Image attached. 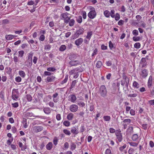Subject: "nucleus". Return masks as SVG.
Wrapping results in <instances>:
<instances>
[{
  "label": "nucleus",
  "instance_id": "f257e3e1",
  "mask_svg": "<svg viewBox=\"0 0 154 154\" xmlns=\"http://www.w3.org/2000/svg\"><path fill=\"white\" fill-rule=\"evenodd\" d=\"M99 93L100 95L103 97L107 96V91L105 86L104 85L100 86L99 90Z\"/></svg>",
  "mask_w": 154,
  "mask_h": 154
},
{
  "label": "nucleus",
  "instance_id": "f03ea898",
  "mask_svg": "<svg viewBox=\"0 0 154 154\" xmlns=\"http://www.w3.org/2000/svg\"><path fill=\"white\" fill-rule=\"evenodd\" d=\"M19 92L18 89H13L12 91L11 97L13 100L17 101L19 97Z\"/></svg>",
  "mask_w": 154,
  "mask_h": 154
},
{
  "label": "nucleus",
  "instance_id": "7ed1b4c3",
  "mask_svg": "<svg viewBox=\"0 0 154 154\" xmlns=\"http://www.w3.org/2000/svg\"><path fill=\"white\" fill-rule=\"evenodd\" d=\"M68 14L66 12L63 13L61 14L60 16L61 20H63L64 22L66 23H69L70 18L67 16Z\"/></svg>",
  "mask_w": 154,
  "mask_h": 154
},
{
  "label": "nucleus",
  "instance_id": "20e7f679",
  "mask_svg": "<svg viewBox=\"0 0 154 154\" xmlns=\"http://www.w3.org/2000/svg\"><path fill=\"white\" fill-rule=\"evenodd\" d=\"M91 11L88 14V16L91 19H94L96 15V13L94 8H92L90 9Z\"/></svg>",
  "mask_w": 154,
  "mask_h": 154
},
{
  "label": "nucleus",
  "instance_id": "39448f33",
  "mask_svg": "<svg viewBox=\"0 0 154 154\" xmlns=\"http://www.w3.org/2000/svg\"><path fill=\"white\" fill-rule=\"evenodd\" d=\"M80 62L79 60H72L70 61L69 63V64L70 67L72 66H75L78 65L80 64Z\"/></svg>",
  "mask_w": 154,
  "mask_h": 154
},
{
  "label": "nucleus",
  "instance_id": "423d86ee",
  "mask_svg": "<svg viewBox=\"0 0 154 154\" xmlns=\"http://www.w3.org/2000/svg\"><path fill=\"white\" fill-rule=\"evenodd\" d=\"M78 109V106L75 104H72L70 106L69 110L72 112H74L77 111Z\"/></svg>",
  "mask_w": 154,
  "mask_h": 154
},
{
  "label": "nucleus",
  "instance_id": "0eeeda50",
  "mask_svg": "<svg viewBox=\"0 0 154 154\" xmlns=\"http://www.w3.org/2000/svg\"><path fill=\"white\" fill-rule=\"evenodd\" d=\"M71 132L74 134L76 135L79 132V128L78 126H75L71 128Z\"/></svg>",
  "mask_w": 154,
  "mask_h": 154
},
{
  "label": "nucleus",
  "instance_id": "6e6552de",
  "mask_svg": "<svg viewBox=\"0 0 154 154\" xmlns=\"http://www.w3.org/2000/svg\"><path fill=\"white\" fill-rule=\"evenodd\" d=\"M56 77L54 75H51L48 76L47 78L46 82H54L55 80Z\"/></svg>",
  "mask_w": 154,
  "mask_h": 154
},
{
  "label": "nucleus",
  "instance_id": "1a4fd4ad",
  "mask_svg": "<svg viewBox=\"0 0 154 154\" xmlns=\"http://www.w3.org/2000/svg\"><path fill=\"white\" fill-rule=\"evenodd\" d=\"M53 97V101L55 103H57L59 100V97L58 96V94L57 93L54 94L52 96Z\"/></svg>",
  "mask_w": 154,
  "mask_h": 154
},
{
  "label": "nucleus",
  "instance_id": "9d476101",
  "mask_svg": "<svg viewBox=\"0 0 154 154\" xmlns=\"http://www.w3.org/2000/svg\"><path fill=\"white\" fill-rule=\"evenodd\" d=\"M122 78L123 81L126 82V86L128 88V85L129 80L128 79V78L127 76L125 75V74L123 73L122 75Z\"/></svg>",
  "mask_w": 154,
  "mask_h": 154
},
{
  "label": "nucleus",
  "instance_id": "9b49d317",
  "mask_svg": "<svg viewBox=\"0 0 154 154\" xmlns=\"http://www.w3.org/2000/svg\"><path fill=\"white\" fill-rule=\"evenodd\" d=\"M43 129V127L41 126H35L33 127V130L36 133L41 131Z\"/></svg>",
  "mask_w": 154,
  "mask_h": 154
},
{
  "label": "nucleus",
  "instance_id": "f8f14e48",
  "mask_svg": "<svg viewBox=\"0 0 154 154\" xmlns=\"http://www.w3.org/2000/svg\"><path fill=\"white\" fill-rule=\"evenodd\" d=\"M83 40L82 38H79L75 41V44L78 46L81 45L83 42Z\"/></svg>",
  "mask_w": 154,
  "mask_h": 154
},
{
  "label": "nucleus",
  "instance_id": "ddd939ff",
  "mask_svg": "<svg viewBox=\"0 0 154 154\" xmlns=\"http://www.w3.org/2000/svg\"><path fill=\"white\" fill-rule=\"evenodd\" d=\"M69 100L72 103H74L76 100V96L74 94H71L69 96Z\"/></svg>",
  "mask_w": 154,
  "mask_h": 154
},
{
  "label": "nucleus",
  "instance_id": "4468645a",
  "mask_svg": "<svg viewBox=\"0 0 154 154\" xmlns=\"http://www.w3.org/2000/svg\"><path fill=\"white\" fill-rule=\"evenodd\" d=\"M148 75V72L147 70L144 69L142 70L141 75L144 78H146Z\"/></svg>",
  "mask_w": 154,
  "mask_h": 154
},
{
  "label": "nucleus",
  "instance_id": "2eb2a0df",
  "mask_svg": "<svg viewBox=\"0 0 154 154\" xmlns=\"http://www.w3.org/2000/svg\"><path fill=\"white\" fill-rule=\"evenodd\" d=\"M140 63L142 64V67H144L146 65V62L145 58H142L141 59Z\"/></svg>",
  "mask_w": 154,
  "mask_h": 154
},
{
  "label": "nucleus",
  "instance_id": "dca6fc26",
  "mask_svg": "<svg viewBox=\"0 0 154 154\" xmlns=\"http://www.w3.org/2000/svg\"><path fill=\"white\" fill-rule=\"evenodd\" d=\"M152 76L150 75L149 78L148 82L147 85L149 88H150L152 86Z\"/></svg>",
  "mask_w": 154,
  "mask_h": 154
},
{
  "label": "nucleus",
  "instance_id": "f3484780",
  "mask_svg": "<svg viewBox=\"0 0 154 154\" xmlns=\"http://www.w3.org/2000/svg\"><path fill=\"white\" fill-rule=\"evenodd\" d=\"M51 109H52L50 108L45 107L43 111L45 114H49L51 113Z\"/></svg>",
  "mask_w": 154,
  "mask_h": 154
},
{
  "label": "nucleus",
  "instance_id": "a211bd4d",
  "mask_svg": "<svg viewBox=\"0 0 154 154\" xmlns=\"http://www.w3.org/2000/svg\"><path fill=\"white\" fill-rule=\"evenodd\" d=\"M84 31V29L83 28H80L79 29L76 31V32L79 35H80L82 34Z\"/></svg>",
  "mask_w": 154,
  "mask_h": 154
},
{
  "label": "nucleus",
  "instance_id": "6ab92c4d",
  "mask_svg": "<svg viewBox=\"0 0 154 154\" xmlns=\"http://www.w3.org/2000/svg\"><path fill=\"white\" fill-rule=\"evenodd\" d=\"M77 57V55L75 54H72L70 55L69 57V59L72 60H74L76 59Z\"/></svg>",
  "mask_w": 154,
  "mask_h": 154
},
{
  "label": "nucleus",
  "instance_id": "aec40b11",
  "mask_svg": "<svg viewBox=\"0 0 154 154\" xmlns=\"http://www.w3.org/2000/svg\"><path fill=\"white\" fill-rule=\"evenodd\" d=\"M79 70H80V69L79 68H75V69H74L71 70V71L70 72V73L71 74H74L75 72H82V71H79Z\"/></svg>",
  "mask_w": 154,
  "mask_h": 154
},
{
  "label": "nucleus",
  "instance_id": "412c9836",
  "mask_svg": "<svg viewBox=\"0 0 154 154\" xmlns=\"http://www.w3.org/2000/svg\"><path fill=\"white\" fill-rule=\"evenodd\" d=\"M52 143L51 142H49L46 146V148L48 150H51L52 147Z\"/></svg>",
  "mask_w": 154,
  "mask_h": 154
},
{
  "label": "nucleus",
  "instance_id": "4be33fe9",
  "mask_svg": "<svg viewBox=\"0 0 154 154\" xmlns=\"http://www.w3.org/2000/svg\"><path fill=\"white\" fill-rule=\"evenodd\" d=\"M25 116L26 117H32V116L35 117H38L39 118L40 117L39 116H33V114L32 112H27L25 114Z\"/></svg>",
  "mask_w": 154,
  "mask_h": 154
},
{
  "label": "nucleus",
  "instance_id": "5701e85b",
  "mask_svg": "<svg viewBox=\"0 0 154 154\" xmlns=\"http://www.w3.org/2000/svg\"><path fill=\"white\" fill-rule=\"evenodd\" d=\"M73 118V114L72 113L69 114L67 116V119L69 120H71Z\"/></svg>",
  "mask_w": 154,
  "mask_h": 154
},
{
  "label": "nucleus",
  "instance_id": "b1692460",
  "mask_svg": "<svg viewBox=\"0 0 154 154\" xmlns=\"http://www.w3.org/2000/svg\"><path fill=\"white\" fill-rule=\"evenodd\" d=\"M5 38L6 40H9L13 38V36L11 35H6Z\"/></svg>",
  "mask_w": 154,
  "mask_h": 154
},
{
  "label": "nucleus",
  "instance_id": "393cba45",
  "mask_svg": "<svg viewBox=\"0 0 154 154\" xmlns=\"http://www.w3.org/2000/svg\"><path fill=\"white\" fill-rule=\"evenodd\" d=\"M19 74L23 78H24L26 75L25 72L22 70H20L19 71Z\"/></svg>",
  "mask_w": 154,
  "mask_h": 154
},
{
  "label": "nucleus",
  "instance_id": "a878e982",
  "mask_svg": "<svg viewBox=\"0 0 154 154\" xmlns=\"http://www.w3.org/2000/svg\"><path fill=\"white\" fill-rule=\"evenodd\" d=\"M70 149L72 151L75 150L76 147V145L73 142H72L70 145Z\"/></svg>",
  "mask_w": 154,
  "mask_h": 154
},
{
  "label": "nucleus",
  "instance_id": "bb28decb",
  "mask_svg": "<svg viewBox=\"0 0 154 154\" xmlns=\"http://www.w3.org/2000/svg\"><path fill=\"white\" fill-rule=\"evenodd\" d=\"M92 35V32L90 31L89 32H87V34L86 36V38L88 39H89V40L91 38V36Z\"/></svg>",
  "mask_w": 154,
  "mask_h": 154
},
{
  "label": "nucleus",
  "instance_id": "cd10ccee",
  "mask_svg": "<svg viewBox=\"0 0 154 154\" xmlns=\"http://www.w3.org/2000/svg\"><path fill=\"white\" fill-rule=\"evenodd\" d=\"M66 49V47L65 45H61L59 51H65Z\"/></svg>",
  "mask_w": 154,
  "mask_h": 154
},
{
  "label": "nucleus",
  "instance_id": "c85d7f7f",
  "mask_svg": "<svg viewBox=\"0 0 154 154\" xmlns=\"http://www.w3.org/2000/svg\"><path fill=\"white\" fill-rule=\"evenodd\" d=\"M75 22V21L73 19L70 20H69V25L70 26H73Z\"/></svg>",
  "mask_w": 154,
  "mask_h": 154
},
{
  "label": "nucleus",
  "instance_id": "c756f323",
  "mask_svg": "<svg viewBox=\"0 0 154 154\" xmlns=\"http://www.w3.org/2000/svg\"><path fill=\"white\" fill-rule=\"evenodd\" d=\"M117 137V138L119 142H121L122 140V134L120 135H116Z\"/></svg>",
  "mask_w": 154,
  "mask_h": 154
},
{
  "label": "nucleus",
  "instance_id": "7c9ffc66",
  "mask_svg": "<svg viewBox=\"0 0 154 154\" xmlns=\"http://www.w3.org/2000/svg\"><path fill=\"white\" fill-rule=\"evenodd\" d=\"M103 118L104 120L106 121H109L111 119V117L109 116H105L103 117Z\"/></svg>",
  "mask_w": 154,
  "mask_h": 154
},
{
  "label": "nucleus",
  "instance_id": "2f4dec72",
  "mask_svg": "<svg viewBox=\"0 0 154 154\" xmlns=\"http://www.w3.org/2000/svg\"><path fill=\"white\" fill-rule=\"evenodd\" d=\"M77 82V80H75L72 81V84L70 87V89H72L74 87L76 83Z\"/></svg>",
  "mask_w": 154,
  "mask_h": 154
},
{
  "label": "nucleus",
  "instance_id": "473e14b6",
  "mask_svg": "<svg viewBox=\"0 0 154 154\" xmlns=\"http://www.w3.org/2000/svg\"><path fill=\"white\" fill-rule=\"evenodd\" d=\"M138 135L137 134H134L132 137V139L134 141H135L137 139Z\"/></svg>",
  "mask_w": 154,
  "mask_h": 154
},
{
  "label": "nucleus",
  "instance_id": "72a5a7b5",
  "mask_svg": "<svg viewBox=\"0 0 154 154\" xmlns=\"http://www.w3.org/2000/svg\"><path fill=\"white\" fill-rule=\"evenodd\" d=\"M102 64L101 61H98L96 63V66L97 68H100L102 65Z\"/></svg>",
  "mask_w": 154,
  "mask_h": 154
},
{
  "label": "nucleus",
  "instance_id": "f704fd0d",
  "mask_svg": "<svg viewBox=\"0 0 154 154\" xmlns=\"http://www.w3.org/2000/svg\"><path fill=\"white\" fill-rule=\"evenodd\" d=\"M63 132L66 135H69L71 134L70 131L66 129H64L63 131Z\"/></svg>",
  "mask_w": 154,
  "mask_h": 154
},
{
  "label": "nucleus",
  "instance_id": "c9c22d12",
  "mask_svg": "<svg viewBox=\"0 0 154 154\" xmlns=\"http://www.w3.org/2000/svg\"><path fill=\"white\" fill-rule=\"evenodd\" d=\"M47 70L49 72H54L56 70V69L53 67H49L47 69Z\"/></svg>",
  "mask_w": 154,
  "mask_h": 154
},
{
  "label": "nucleus",
  "instance_id": "e433bc0d",
  "mask_svg": "<svg viewBox=\"0 0 154 154\" xmlns=\"http://www.w3.org/2000/svg\"><path fill=\"white\" fill-rule=\"evenodd\" d=\"M128 132H129L130 134H132L133 132V127L131 126L129 127L127 129Z\"/></svg>",
  "mask_w": 154,
  "mask_h": 154
},
{
  "label": "nucleus",
  "instance_id": "4c0bfd02",
  "mask_svg": "<svg viewBox=\"0 0 154 154\" xmlns=\"http://www.w3.org/2000/svg\"><path fill=\"white\" fill-rule=\"evenodd\" d=\"M63 124L66 127H69L70 125V122L68 121H65L63 122Z\"/></svg>",
  "mask_w": 154,
  "mask_h": 154
},
{
  "label": "nucleus",
  "instance_id": "58836bf2",
  "mask_svg": "<svg viewBox=\"0 0 154 154\" xmlns=\"http://www.w3.org/2000/svg\"><path fill=\"white\" fill-rule=\"evenodd\" d=\"M79 35L75 32L74 34L72 35L71 37V38L72 39H75L79 36Z\"/></svg>",
  "mask_w": 154,
  "mask_h": 154
},
{
  "label": "nucleus",
  "instance_id": "ea45409f",
  "mask_svg": "<svg viewBox=\"0 0 154 154\" xmlns=\"http://www.w3.org/2000/svg\"><path fill=\"white\" fill-rule=\"evenodd\" d=\"M133 86L134 87L138 88H139V84L136 82L134 81L133 83Z\"/></svg>",
  "mask_w": 154,
  "mask_h": 154
},
{
  "label": "nucleus",
  "instance_id": "a19ab883",
  "mask_svg": "<svg viewBox=\"0 0 154 154\" xmlns=\"http://www.w3.org/2000/svg\"><path fill=\"white\" fill-rule=\"evenodd\" d=\"M133 40L135 42L141 40V38L139 36H134L133 38Z\"/></svg>",
  "mask_w": 154,
  "mask_h": 154
},
{
  "label": "nucleus",
  "instance_id": "79ce46f5",
  "mask_svg": "<svg viewBox=\"0 0 154 154\" xmlns=\"http://www.w3.org/2000/svg\"><path fill=\"white\" fill-rule=\"evenodd\" d=\"M128 143L131 146L134 147L137 146L138 145V143H137L129 142Z\"/></svg>",
  "mask_w": 154,
  "mask_h": 154
},
{
  "label": "nucleus",
  "instance_id": "37998d69",
  "mask_svg": "<svg viewBox=\"0 0 154 154\" xmlns=\"http://www.w3.org/2000/svg\"><path fill=\"white\" fill-rule=\"evenodd\" d=\"M105 16L107 17H109L110 13L109 11L108 10H106L104 11V12Z\"/></svg>",
  "mask_w": 154,
  "mask_h": 154
},
{
  "label": "nucleus",
  "instance_id": "c03bdc74",
  "mask_svg": "<svg viewBox=\"0 0 154 154\" xmlns=\"http://www.w3.org/2000/svg\"><path fill=\"white\" fill-rule=\"evenodd\" d=\"M33 53L31 52L29 53L28 55V60H32V57L33 56Z\"/></svg>",
  "mask_w": 154,
  "mask_h": 154
},
{
  "label": "nucleus",
  "instance_id": "a18cd8bd",
  "mask_svg": "<svg viewBox=\"0 0 154 154\" xmlns=\"http://www.w3.org/2000/svg\"><path fill=\"white\" fill-rule=\"evenodd\" d=\"M68 75H66L65 78V79L63 80L62 81V82H61L62 84H63L64 83H66L67 82L68 79Z\"/></svg>",
  "mask_w": 154,
  "mask_h": 154
},
{
  "label": "nucleus",
  "instance_id": "49530a36",
  "mask_svg": "<svg viewBox=\"0 0 154 154\" xmlns=\"http://www.w3.org/2000/svg\"><path fill=\"white\" fill-rule=\"evenodd\" d=\"M18 56L20 57H22L23 56L24 51H18Z\"/></svg>",
  "mask_w": 154,
  "mask_h": 154
},
{
  "label": "nucleus",
  "instance_id": "de8ad7c7",
  "mask_svg": "<svg viewBox=\"0 0 154 154\" xmlns=\"http://www.w3.org/2000/svg\"><path fill=\"white\" fill-rule=\"evenodd\" d=\"M77 21L79 23H81L82 21V17L81 16H79L76 19Z\"/></svg>",
  "mask_w": 154,
  "mask_h": 154
},
{
  "label": "nucleus",
  "instance_id": "09e8293b",
  "mask_svg": "<svg viewBox=\"0 0 154 154\" xmlns=\"http://www.w3.org/2000/svg\"><path fill=\"white\" fill-rule=\"evenodd\" d=\"M134 48L138 49L140 47V44L139 42H137L134 45Z\"/></svg>",
  "mask_w": 154,
  "mask_h": 154
},
{
  "label": "nucleus",
  "instance_id": "8fccbe9b",
  "mask_svg": "<svg viewBox=\"0 0 154 154\" xmlns=\"http://www.w3.org/2000/svg\"><path fill=\"white\" fill-rule=\"evenodd\" d=\"M78 105L79 106H81L82 107H83L85 105V104L82 101H79V102L78 103Z\"/></svg>",
  "mask_w": 154,
  "mask_h": 154
},
{
  "label": "nucleus",
  "instance_id": "3c124183",
  "mask_svg": "<svg viewBox=\"0 0 154 154\" xmlns=\"http://www.w3.org/2000/svg\"><path fill=\"white\" fill-rule=\"evenodd\" d=\"M51 46L49 44H48L45 45V46L44 48L45 50H49L51 49Z\"/></svg>",
  "mask_w": 154,
  "mask_h": 154
},
{
  "label": "nucleus",
  "instance_id": "603ef678",
  "mask_svg": "<svg viewBox=\"0 0 154 154\" xmlns=\"http://www.w3.org/2000/svg\"><path fill=\"white\" fill-rule=\"evenodd\" d=\"M138 31L136 29L132 31V34L135 36L137 35H138Z\"/></svg>",
  "mask_w": 154,
  "mask_h": 154
},
{
  "label": "nucleus",
  "instance_id": "864d4df0",
  "mask_svg": "<svg viewBox=\"0 0 154 154\" xmlns=\"http://www.w3.org/2000/svg\"><path fill=\"white\" fill-rule=\"evenodd\" d=\"M115 20H118L120 18V15L118 13L116 14V15L114 17Z\"/></svg>",
  "mask_w": 154,
  "mask_h": 154
},
{
  "label": "nucleus",
  "instance_id": "5fc2aeb1",
  "mask_svg": "<svg viewBox=\"0 0 154 154\" xmlns=\"http://www.w3.org/2000/svg\"><path fill=\"white\" fill-rule=\"evenodd\" d=\"M110 16L111 17L114 18L115 16V11L114 10H112L110 11Z\"/></svg>",
  "mask_w": 154,
  "mask_h": 154
},
{
  "label": "nucleus",
  "instance_id": "6e6d98bb",
  "mask_svg": "<svg viewBox=\"0 0 154 154\" xmlns=\"http://www.w3.org/2000/svg\"><path fill=\"white\" fill-rule=\"evenodd\" d=\"M32 60H28L27 66L28 67H31L32 65Z\"/></svg>",
  "mask_w": 154,
  "mask_h": 154
},
{
  "label": "nucleus",
  "instance_id": "4d7b16f0",
  "mask_svg": "<svg viewBox=\"0 0 154 154\" xmlns=\"http://www.w3.org/2000/svg\"><path fill=\"white\" fill-rule=\"evenodd\" d=\"M26 97L27 100L29 101H31L32 97L31 95L29 94H27L26 95Z\"/></svg>",
  "mask_w": 154,
  "mask_h": 154
},
{
  "label": "nucleus",
  "instance_id": "13d9d810",
  "mask_svg": "<svg viewBox=\"0 0 154 154\" xmlns=\"http://www.w3.org/2000/svg\"><path fill=\"white\" fill-rule=\"evenodd\" d=\"M137 94L136 93H134L133 94H129L128 95V96L129 97H136L137 96Z\"/></svg>",
  "mask_w": 154,
  "mask_h": 154
},
{
  "label": "nucleus",
  "instance_id": "bf43d9fd",
  "mask_svg": "<svg viewBox=\"0 0 154 154\" xmlns=\"http://www.w3.org/2000/svg\"><path fill=\"white\" fill-rule=\"evenodd\" d=\"M12 105L14 108H17L19 106V104L18 102H16L14 103H12Z\"/></svg>",
  "mask_w": 154,
  "mask_h": 154
},
{
  "label": "nucleus",
  "instance_id": "052dcab7",
  "mask_svg": "<svg viewBox=\"0 0 154 154\" xmlns=\"http://www.w3.org/2000/svg\"><path fill=\"white\" fill-rule=\"evenodd\" d=\"M123 122L124 123H130L131 122V120L129 119H125L123 121Z\"/></svg>",
  "mask_w": 154,
  "mask_h": 154
},
{
  "label": "nucleus",
  "instance_id": "680f3d73",
  "mask_svg": "<svg viewBox=\"0 0 154 154\" xmlns=\"http://www.w3.org/2000/svg\"><path fill=\"white\" fill-rule=\"evenodd\" d=\"M109 47L111 49H112L114 48V45L111 41L109 42Z\"/></svg>",
  "mask_w": 154,
  "mask_h": 154
},
{
  "label": "nucleus",
  "instance_id": "e2e57ef3",
  "mask_svg": "<svg viewBox=\"0 0 154 154\" xmlns=\"http://www.w3.org/2000/svg\"><path fill=\"white\" fill-rule=\"evenodd\" d=\"M97 49L96 48L93 51V53L92 54L91 57H93L94 55L97 54Z\"/></svg>",
  "mask_w": 154,
  "mask_h": 154
},
{
  "label": "nucleus",
  "instance_id": "0e129e2a",
  "mask_svg": "<svg viewBox=\"0 0 154 154\" xmlns=\"http://www.w3.org/2000/svg\"><path fill=\"white\" fill-rule=\"evenodd\" d=\"M142 128L144 130H146L147 127V124H143L142 125Z\"/></svg>",
  "mask_w": 154,
  "mask_h": 154
},
{
  "label": "nucleus",
  "instance_id": "69168bd1",
  "mask_svg": "<svg viewBox=\"0 0 154 154\" xmlns=\"http://www.w3.org/2000/svg\"><path fill=\"white\" fill-rule=\"evenodd\" d=\"M15 80L17 82H20L21 81V78L20 76H18L16 77L15 79Z\"/></svg>",
  "mask_w": 154,
  "mask_h": 154
},
{
  "label": "nucleus",
  "instance_id": "338daca9",
  "mask_svg": "<svg viewBox=\"0 0 154 154\" xmlns=\"http://www.w3.org/2000/svg\"><path fill=\"white\" fill-rule=\"evenodd\" d=\"M134 150V149L131 148L129 149L128 152L129 154H132L133 153Z\"/></svg>",
  "mask_w": 154,
  "mask_h": 154
},
{
  "label": "nucleus",
  "instance_id": "774afa93",
  "mask_svg": "<svg viewBox=\"0 0 154 154\" xmlns=\"http://www.w3.org/2000/svg\"><path fill=\"white\" fill-rule=\"evenodd\" d=\"M105 154H112L110 149H107L105 151Z\"/></svg>",
  "mask_w": 154,
  "mask_h": 154
}]
</instances>
